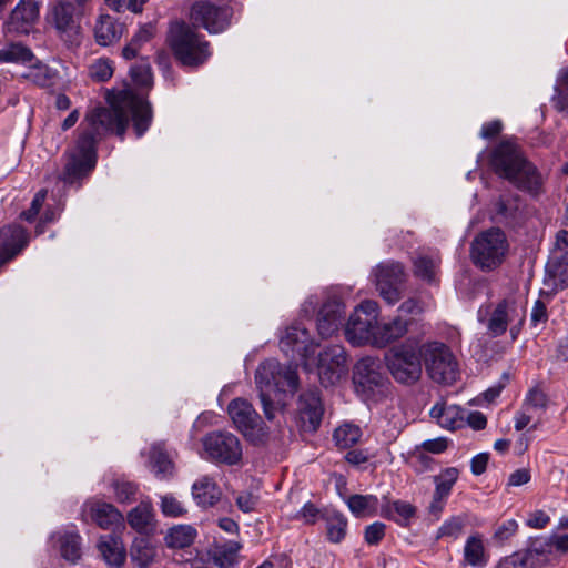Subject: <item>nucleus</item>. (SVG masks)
Instances as JSON below:
<instances>
[{"instance_id": "46", "label": "nucleus", "mask_w": 568, "mask_h": 568, "mask_svg": "<svg viewBox=\"0 0 568 568\" xmlns=\"http://www.w3.org/2000/svg\"><path fill=\"white\" fill-rule=\"evenodd\" d=\"M465 520L462 517H452L438 529L437 538L450 537L457 539L464 530Z\"/></svg>"}, {"instance_id": "57", "label": "nucleus", "mask_w": 568, "mask_h": 568, "mask_svg": "<svg viewBox=\"0 0 568 568\" xmlns=\"http://www.w3.org/2000/svg\"><path fill=\"white\" fill-rule=\"evenodd\" d=\"M514 555L519 560L523 568H536L546 562L545 558L539 557L537 554H534L529 549H526L524 552H516Z\"/></svg>"}, {"instance_id": "11", "label": "nucleus", "mask_w": 568, "mask_h": 568, "mask_svg": "<svg viewBox=\"0 0 568 568\" xmlns=\"http://www.w3.org/2000/svg\"><path fill=\"white\" fill-rule=\"evenodd\" d=\"M353 382L356 390L366 397L383 395L388 385V378L382 372L381 362L373 357H364L356 363Z\"/></svg>"}, {"instance_id": "30", "label": "nucleus", "mask_w": 568, "mask_h": 568, "mask_svg": "<svg viewBox=\"0 0 568 568\" xmlns=\"http://www.w3.org/2000/svg\"><path fill=\"white\" fill-rule=\"evenodd\" d=\"M123 26L112 17L102 14L95 23L94 37L100 45H109L121 38Z\"/></svg>"}, {"instance_id": "16", "label": "nucleus", "mask_w": 568, "mask_h": 568, "mask_svg": "<svg viewBox=\"0 0 568 568\" xmlns=\"http://www.w3.org/2000/svg\"><path fill=\"white\" fill-rule=\"evenodd\" d=\"M405 273L400 263H382L375 271V283L381 296L389 305L400 300V286L404 282Z\"/></svg>"}, {"instance_id": "20", "label": "nucleus", "mask_w": 568, "mask_h": 568, "mask_svg": "<svg viewBox=\"0 0 568 568\" xmlns=\"http://www.w3.org/2000/svg\"><path fill=\"white\" fill-rule=\"evenodd\" d=\"M51 19L60 38L64 42L73 43L79 33V26L74 19V7L69 1H60L51 10Z\"/></svg>"}, {"instance_id": "3", "label": "nucleus", "mask_w": 568, "mask_h": 568, "mask_svg": "<svg viewBox=\"0 0 568 568\" xmlns=\"http://www.w3.org/2000/svg\"><path fill=\"white\" fill-rule=\"evenodd\" d=\"M255 384L265 417L273 419L276 410L274 398L276 393L294 394L298 388L296 367L282 365L276 359H266L255 372Z\"/></svg>"}, {"instance_id": "5", "label": "nucleus", "mask_w": 568, "mask_h": 568, "mask_svg": "<svg viewBox=\"0 0 568 568\" xmlns=\"http://www.w3.org/2000/svg\"><path fill=\"white\" fill-rule=\"evenodd\" d=\"M508 247L506 234L498 227H491L474 239L470 257L480 270L493 271L503 263Z\"/></svg>"}, {"instance_id": "51", "label": "nucleus", "mask_w": 568, "mask_h": 568, "mask_svg": "<svg viewBox=\"0 0 568 568\" xmlns=\"http://www.w3.org/2000/svg\"><path fill=\"white\" fill-rule=\"evenodd\" d=\"M413 465L418 473L432 470L436 464L435 459L430 457L426 452L415 447L410 454Z\"/></svg>"}, {"instance_id": "40", "label": "nucleus", "mask_w": 568, "mask_h": 568, "mask_svg": "<svg viewBox=\"0 0 568 568\" xmlns=\"http://www.w3.org/2000/svg\"><path fill=\"white\" fill-rule=\"evenodd\" d=\"M33 59L31 50L21 43H11L0 49V62L31 63Z\"/></svg>"}, {"instance_id": "23", "label": "nucleus", "mask_w": 568, "mask_h": 568, "mask_svg": "<svg viewBox=\"0 0 568 568\" xmlns=\"http://www.w3.org/2000/svg\"><path fill=\"white\" fill-rule=\"evenodd\" d=\"M412 323V320H405L400 316H396L388 322L381 323L377 321V325H375L374 346L383 348L400 339L406 335Z\"/></svg>"}, {"instance_id": "64", "label": "nucleus", "mask_w": 568, "mask_h": 568, "mask_svg": "<svg viewBox=\"0 0 568 568\" xmlns=\"http://www.w3.org/2000/svg\"><path fill=\"white\" fill-rule=\"evenodd\" d=\"M503 130V123L500 120H494L483 124L480 135L484 139H491L498 135Z\"/></svg>"}, {"instance_id": "19", "label": "nucleus", "mask_w": 568, "mask_h": 568, "mask_svg": "<svg viewBox=\"0 0 568 568\" xmlns=\"http://www.w3.org/2000/svg\"><path fill=\"white\" fill-rule=\"evenodd\" d=\"M324 408L317 389L301 394L298 399V415L302 427L306 432H315L322 422Z\"/></svg>"}, {"instance_id": "44", "label": "nucleus", "mask_w": 568, "mask_h": 568, "mask_svg": "<svg viewBox=\"0 0 568 568\" xmlns=\"http://www.w3.org/2000/svg\"><path fill=\"white\" fill-rule=\"evenodd\" d=\"M239 550L240 545L237 542H230L216 550L214 562L220 568H232L237 561Z\"/></svg>"}, {"instance_id": "15", "label": "nucleus", "mask_w": 568, "mask_h": 568, "mask_svg": "<svg viewBox=\"0 0 568 568\" xmlns=\"http://www.w3.org/2000/svg\"><path fill=\"white\" fill-rule=\"evenodd\" d=\"M318 377L323 386L336 384L347 373V355L343 346L332 345L318 355Z\"/></svg>"}, {"instance_id": "14", "label": "nucleus", "mask_w": 568, "mask_h": 568, "mask_svg": "<svg viewBox=\"0 0 568 568\" xmlns=\"http://www.w3.org/2000/svg\"><path fill=\"white\" fill-rule=\"evenodd\" d=\"M478 321L485 323L488 333L493 337H498L503 335L510 322L515 318L519 320V323H523L525 317L524 312L520 311L518 306L514 302H509L507 300L500 301L493 311H490V306L480 307L478 310Z\"/></svg>"}, {"instance_id": "61", "label": "nucleus", "mask_w": 568, "mask_h": 568, "mask_svg": "<svg viewBox=\"0 0 568 568\" xmlns=\"http://www.w3.org/2000/svg\"><path fill=\"white\" fill-rule=\"evenodd\" d=\"M530 479V470L528 468H519L509 475L507 486L519 487L529 483Z\"/></svg>"}, {"instance_id": "49", "label": "nucleus", "mask_w": 568, "mask_h": 568, "mask_svg": "<svg viewBox=\"0 0 568 568\" xmlns=\"http://www.w3.org/2000/svg\"><path fill=\"white\" fill-rule=\"evenodd\" d=\"M518 530V524L515 519H507L497 526L493 535V540L503 545L509 540Z\"/></svg>"}, {"instance_id": "58", "label": "nucleus", "mask_w": 568, "mask_h": 568, "mask_svg": "<svg viewBox=\"0 0 568 568\" xmlns=\"http://www.w3.org/2000/svg\"><path fill=\"white\" fill-rule=\"evenodd\" d=\"M416 447L423 449L427 454L428 453L440 454L447 449L448 443H447L446 438L438 437V438L425 440Z\"/></svg>"}, {"instance_id": "54", "label": "nucleus", "mask_w": 568, "mask_h": 568, "mask_svg": "<svg viewBox=\"0 0 568 568\" xmlns=\"http://www.w3.org/2000/svg\"><path fill=\"white\" fill-rule=\"evenodd\" d=\"M342 322L337 321V317H322L317 315V329L318 334L323 338L331 337L335 332L338 331Z\"/></svg>"}, {"instance_id": "21", "label": "nucleus", "mask_w": 568, "mask_h": 568, "mask_svg": "<svg viewBox=\"0 0 568 568\" xmlns=\"http://www.w3.org/2000/svg\"><path fill=\"white\" fill-rule=\"evenodd\" d=\"M123 103L130 109L133 128L136 136H142L149 129L152 121V110L150 103L143 98L129 90L121 92Z\"/></svg>"}, {"instance_id": "13", "label": "nucleus", "mask_w": 568, "mask_h": 568, "mask_svg": "<svg viewBox=\"0 0 568 568\" xmlns=\"http://www.w3.org/2000/svg\"><path fill=\"white\" fill-rule=\"evenodd\" d=\"M280 348L292 359L301 358L307 362L315 354L317 344L302 323L294 322L281 335Z\"/></svg>"}, {"instance_id": "2", "label": "nucleus", "mask_w": 568, "mask_h": 568, "mask_svg": "<svg viewBox=\"0 0 568 568\" xmlns=\"http://www.w3.org/2000/svg\"><path fill=\"white\" fill-rule=\"evenodd\" d=\"M489 165L499 178L518 190L537 196L542 192V178L514 139L501 140L489 154Z\"/></svg>"}, {"instance_id": "47", "label": "nucleus", "mask_w": 568, "mask_h": 568, "mask_svg": "<svg viewBox=\"0 0 568 568\" xmlns=\"http://www.w3.org/2000/svg\"><path fill=\"white\" fill-rule=\"evenodd\" d=\"M344 314V304L342 301L336 297L332 296L328 297L322 305L321 310L318 311V316L322 317H337V321L343 320Z\"/></svg>"}, {"instance_id": "35", "label": "nucleus", "mask_w": 568, "mask_h": 568, "mask_svg": "<svg viewBox=\"0 0 568 568\" xmlns=\"http://www.w3.org/2000/svg\"><path fill=\"white\" fill-rule=\"evenodd\" d=\"M459 408L454 405H435L430 409V416L435 418L442 427L452 430L460 427L463 423V417L459 416Z\"/></svg>"}, {"instance_id": "52", "label": "nucleus", "mask_w": 568, "mask_h": 568, "mask_svg": "<svg viewBox=\"0 0 568 568\" xmlns=\"http://www.w3.org/2000/svg\"><path fill=\"white\" fill-rule=\"evenodd\" d=\"M53 75V71L48 65L38 63L32 68L28 78L39 87H48L51 84Z\"/></svg>"}, {"instance_id": "56", "label": "nucleus", "mask_w": 568, "mask_h": 568, "mask_svg": "<svg viewBox=\"0 0 568 568\" xmlns=\"http://www.w3.org/2000/svg\"><path fill=\"white\" fill-rule=\"evenodd\" d=\"M47 197V191L40 190L33 197L31 205L28 210L21 213V217L28 222H31L39 214Z\"/></svg>"}, {"instance_id": "12", "label": "nucleus", "mask_w": 568, "mask_h": 568, "mask_svg": "<svg viewBox=\"0 0 568 568\" xmlns=\"http://www.w3.org/2000/svg\"><path fill=\"white\" fill-rule=\"evenodd\" d=\"M232 9L227 6H216L210 1L195 2L190 12L194 28L202 27L210 33L216 34L226 30L231 23Z\"/></svg>"}, {"instance_id": "62", "label": "nucleus", "mask_w": 568, "mask_h": 568, "mask_svg": "<svg viewBox=\"0 0 568 568\" xmlns=\"http://www.w3.org/2000/svg\"><path fill=\"white\" fill-rule=\"evenodd\" d=\"M258 504V497L252 493H242L236 498V505L244 513H250L255 509Z\"/></svg>"}, {"instance_id": "33", "label": "nucleus", "mask_w": 568, "mask_h": 568, "mask_svg": "<svg viewBox=\"0 0 568 568\" xmlns=\"http://www.w3.org/2000/svg\"><path fill=\"white\" fill-rule=\"evenodd\" d=\"M346 504L351 513L357 518L373 517L377 515L379 508V501L375 495L355 494L348 497Z\"/></svg>"}, {"instance_id": "63", "label": "nucleus", "mask_w": 568, "mask_h": 568, "mask_svg": "<svg viewBox=\"0 0 568 568\" xmlns=\"http://www.w3.org/2000/svg\"><path fill=\"white\" fill-rule=\"evenodd\" d=\"M555 108L560 112H568V89L555 85V95L552 97Z\"/></svg>"}, {"instance_id": "8", "label": "nucleus", "mask_w": 568, "mask_h": 568, "mask_svg": "<svg viewBox=\"0 0 568 568\" xmlns=\"http://www.w3.org/2000/svg\"><path fill=\"white\" fill-rule=\"evenodd\" d=\"M423 356L429 377L436 383L450 384L457 376V362L450 349L443 343L423 346Z\"/></svg>"}, {"instance_id": "6", "label": "nucleus", "mask_w": 568, "mask_h": 568, "mask_svg": "<svg viewBox=\"0 0 568 568\" xmlns=\"http://www.w3.org/2000/svg\"><path fill=\"white\" fill-rule=\"evenodd\" d=\"M385 361L388 371L398 383L412 385L422 376L420 353L413 343L406 342L392 347Z\"/></svg>"}, {"instance_id": "9", "label": "nucleus", "mask_w": 568, "mask_h": 568, "mask_svg": "<svg viewBox=\"0 0 568 568\" xmlns=\"http://www.w3.org/2000/svg\"><path fill=\"white\" fill-rule=\"evenodd\" d=\"M229 415L235 427L251 442L263 443L267 430L250 402L243 398L233 399L227 407Z\"/></svg>"}, {"instance_id": "1", "label": "nucleus", "mask_w": 568, "mask_h": 568, "mask_svg": "<svg viewBox=\"0 0 568 568\" xmlns=\"http://www.w3.org/2000/svg\"><path fill=\"white\" fill-rule=\"evenodd\" d=\"M129 118L120 108L98 106L90 110L81 124L75 148L69 153L63 181L73 184L87 176L97 164V145L108 134L124 138Z\"/></svg>"}, {"instance_id": "38", "label": "nucleus", "mask_w": 568, "mask_h": 568, "mask_svg": "<svg viewBox=\"0 0 568 568\" xmlns=\"http://www.w3.org/2000/svg\"><path fill=\"white\" fill-rule=\"evenodd\" d=\"M59 542L62 558L71 564H77L81 558L80 535L73 531L64 532L60 537Z\"/></svg>"}, {"instance_id": "32", "label": "nucleus", "mask_w": 568, "mask_h": 568, "mask_svg": "<svg viewBox=\"0 0 568 568\" xmlns=\"http://www.w3.org/2000/svg\"><path fill=\"white\" fill-rule=\"evenodd\" d=\"M98 548L106 564L112 567H120L125 560V551L118 537L112 535L101 537Z\"/></svg>"}, {"instance_id": "45", "label": "nucleus", "mask_w": 568, "mask_h": 568, "mask_svg": "<svg viewBox=\"0 0 568 568\" xmlns=\"http://www.w3.org/2000/svg\"><path fill=\"white\" fill-rule=\"evenodd\" d=\"M113 65L109 59H98L89 67V75L98 82L108 81L113 74Z\"/></svg>"}, {"instance_id": "7", "label": "nucleus", "mask_w": 568, "mask_h": 568, "mask_svg": "<svg viewBox=\"0 0 568 568\" xmlns=\"http://www.w3.org/2000/svg\"><path fill=\"white\" fill-rule=\"evenodd\" d=\"M378 305L374 301H363L351 314L346 326V339L354 346L373 345L377 325Z\"/></svg>"}, {"instance_id": "36", "label": "nucleus", "mask_w": 568, "mask_h": 568, "mask_svg": "<svg viewBox=\"0 0 568 568\" xmlns=\"http://www.w3.org/2000/svg\"><path fill=\"white\" fill-rule=\"evenodd\" d=\"M153 518L152 505L150 501H141L128 514L129 525L138 532L146 531Z\"/></svg>"}, {"instance_id": "41", "label": "nucleus", "mask_w": 568, "mask_h": 568, "mask_svg": "<svg viewBox=\"0 0 568 568\" xmlns=\"http://www.w3.org/2000/svg\"><path fill=\"white\" fill-rule=\"evenodd\" d=\"M438 266V258L425 254L418 255L414 260V273L416 276L429 283L436 280V270Z\"/></svg>"}, {"instance_id": "29", "label": "nucleus", "mask_w": 568, "mask_h": 568, "mask_svg": "<svg viewBox=\"0 0 568 568\" xmlns=\"http://www.w3.org/2000/svg\"><path fill=\"white\" fill-rule=\"evenodd\" d=\"M87 507H89L92 520L103 529H108L111 526L123 521L121 513L111 504L95 501Z\"/></svg>"}, {"instance_id": "43", "label": "nucleus", "mask_w": 568, "mask_h": 568, "mask_svg": "<svg viewBox=\"0 0 568 568\" xmlns=\"http://www.w3.org/2000/svg\"><path fill=\"white\" fill-rule=\"evenodd\" d=\"M132 81L140 88H151L153 84V77L150 63L146 60H141L130 68Z\"/></svg>"}, {"instance_id": "53", "label": "nucleus", "mask_w": 568, "mask_h": 568, "mask_svg": "<svg viewBox=\"0 0 568 568\" xmlns=\"http://www.w3.org/2000/svg\"><path fill=\"white\" fill-rule=\"evenodd\" d=\"M386 525L381 521H375L368 525L364 531V539L368 545H378L385 537Z\"/></svg>"}, {"instance_id": "42", "label": "nucleus", "mask_w": 568, "mask_h": 568, "mask_svg": "<svg viewBox=\"0 0 568 568\" xmlns=\"http://www.w3.org/2000/svg\"><path fill=\"white\" fill-rule=\"evenodd\" d=\"M150 458L156 476L164 478L172 473V462L161 446L152 447Z\"/></svg>"}, {"instance_id": "31", "label": "nucleus", "mask_w": 568, "mask_h": 568, "mask_svg": "<svg viewBox=\"0 0 568 568\" xmlns=\"http://www.w3.org/2000/svg\"><path fill=\"white\" fill-rule=\"evenodd\" d=\"M130 556L140 568H146L154 561L156 548L150 537L140 536L133 540Z\"/></svg>"}, {"instance_id": "24", "label": "nucleus", "mask_w": 568, "mask_h": 568, "mask_svg": "<svg viewBox=\"0 0 568 568\" xmlns=\"http://www.w3.org/2000/svg\"><path fill=\"white\" fill-rule=\"evenodd\" d=\"M545 285L552 292L568 287V257L550 254L546 264Z\"/></svg>"}, {"instance_id": "37", "label": "nucleus", "mask_w": 568, "mask_h": 568, "mask_svg": "<svg viewBox=\"0 0 568 568\" xmlns=\"http://www.w3.org/2000/svg\"><path fill=\"white\" fill-rule=\"evenodd\" d=\"M363 433L359 426L353 423H344L333 434L336 446L346 449L357 444Z\"/></svg>"}, {"instance_id": "39", "label": "nucleus", "mask_w": 568, "mask_h": 568, "mask_svg": "<svg viewBox=\"0 0 568 568\" xmlns=\"http://www.w3.org/2000/svg\"><path fill=\"white\" fill-rule=\"evenodd\" d=\"M495 211L500 221L516 220L520 211V197L518 195H505L495 204Z\"/></svg>"}, {"instance_id": "28", "label": "nucleus", "mask_w": 568, "mask_h": 568, "mask_svg": "<svg viewBox=\"0 0 568 568\" xmlns=\"http://www.w3.org/2000/svg\"><path fill=\"white\" fill-rule=\"evenodd\" d=\"M379 514L382 517L406 527L410 519L416 516V507L404 500L387 501L381 506Z\"/></svg>"}, {"instance_id": "18", "label": "nucleus", "mask_w": 568, "mask_h": 568, "mask_svg": "<svg viewBox=\"0 0 568 568\" xmlns=\"http://www.w3.org/2000/svg\"><path fill=\"white\" fill-rule=\"evenodd\" d=\"M458 477L459 470L456 467L445 468L440 474L433 477L435 489L428 506V513L436 519H438L443 513Z\"/></svg>"}, {"instance_id": "4", "label": "nucleus", "mask_w": 568, "mask_h": 568, "mask_svg": "<svg viewBox=\"0 0 568 568\" xmlns=\"http://www.w3.org/2000/svg\"><path fill=\"white\" fill-rule=\"evenodd\" d=\"M168 43L175 59L185 67L197 68L212 55L210 42L184 21L170 24Z\"/></svg>"}, {"instance_id": "55", "label": "nucleus", "mask_w": 568, "mask_h": 568, "mask_svg": "<svg viewBox=\"0 0 568 568\" xmlns=\"http://www.w3.org/2000/svg\"><path fill=\"white\" fill-rule=\"evenodd\" d=\"M547 405V396L539 388H532L528 392L524 407L529 410L530 408L544 409Z\"/></svg>"}, {"instance_id": "27", "label": "nucleus", "mask_w": 568, "mask_h": 568, "mask_svg": "<svg viewBox=\"0 0 568 568\" xmlns=\"http://www.w3.org/2000/svg\"><path fill=\"white\" fill-rule=\"evenodd\" d=\"M489 561V554L485 547L484 538L480 534L469 536L464 546L465 565L484 568Z\"/></svg>"}, {"instance_id": "34", "label": "nucleus", "mask_w": 568, "mask_h": 568, "mask_svg": "<svg viewBox=\"0 0 568 568\" xmlns=\"http://www.w3.org/2000/svg\"><path fill=\"white\" fill-rule=\"evenodd\" d=\"M196 537V530L190 525H176L170 528L165 535V544L169 548L183 549L191 546Z\"/></svg>"}, {"instance_id": "25", "label": "nucleus", "mask_w": 568, "mask_h": 568, "mask_svg": "<svg viewBox=\"0 0 568 568\" xmlns=\"http://www.w3.org/2000/svg\"><path fill=\"white\" fill-rule=\"evenodd\" d=\"M321 519L325 523L326 539L332 544H341L347 535L346 516L335 509H325L321 513Z\"/></svg>"}, {"instance_id": "22", "label": "nucleus", "mask_w": 568, "mask_h": 568, "mask_svg": "<svg viewBox=\"0 0 568 568\" xmlns=\"http://www.w3.org/2000/svg\"><path fill=\"white\" fill-rule=\"evenodd\" d=\"M38 17V0H20L10 14L7 29L9 32L28 33Z\"/></svg>"}, {"instance_id": "10", "label": "nucleus", "mask_w": 568, "mask_h": 568, "mask_svg": "<svg viewBox=\"0 0 568 568\" xmlns=\"http://www.w3.org/2000/svg\"><path fill=\"white\" fill-rule=\"evenodd\" d=\"M204 452L207 459L225 465H236L242 459L240 439L229 432H212L203 438Z\"/></svg>"}, {"instance_id": "48", "label": "nucleus", "mask_w": 568, "mask_h": 568, "mask_svg": "<svg viewBox=\"0 0 568 568\" xmlns=\"http://www.w3.org/2000/svg\"><path fill=\"white\" fill-rule=\"evenodd\" d=\"M161 510L166 517H180L186 513L183 504L171 494L161 497Z\"/></svg>"}, {"instance_id": "17", "label": "nucleus", "mask_w": 568, "mask_h": 568, "mask_svg": "<svg viewBox=\"0 0 568 568\" xmlns=\"http://www.w3.org/2000/svg\"><path fill=\"white\" fill-rule=\"evenodd\" d=\"M30 235L21 225L0 229V267L18 256L29 244Z\"/></svg>"}, {"instance_id": "50", "label": "nucleus", "mask_w": 568, "mask_h": 568, "mask_svg": "<svg viewBox=\"0 0 568 568\" xmlns=\"http://www.w3.org/2000/svg\"><path fill=\"white\" fill-rule=\"evenodd\" d=\"M114 494L119 503L128 504L135 500L138 487L133 483L116 481L114 484Z\"/></svg>"}, {"instance_id": "59", "label": "nucleus", "mask_w": 568, "mask_h": 568, "mask_svg": "<svg viewBox=\"0 0 568 568\" xmlns=\"http://www.w3.org/2000/svg\"><path fill=\"white\" fill-rule=\"evenodd\" d=\"M551 255L568 257V231L560 230L557 232L555 237L554 248Z\"/></svg>"}, {"instance_id": "26", "label": "nucleus", "mask_w": 568, "mask_h": 568, "mask_svg": "<svg viewBox=\"0 0 568 568\" xmlns=\"http://www.w3.org/2000/svg\"><path fill=\"white\" fill-rule=\"evenodd\" d=\"M194 500L201 507H211L221 498V489L210 476H202L192 486Z\"/></svg>"}, {"instance_id": "60", "label": "nucleus", "mask_w": 568, "mask_h": 568, "mask_svg": "<svg viewBox=\"0 0 568 568\" xmlns=\"http://www.w3.org/2000/svg\"><path fill=\"white\" fill-rule=\"evenodd\" d=\"M547 321V307L544 302L537 300L531 310V324L537 327L538 325H544Z\"/></svg>"}]
</instances>
